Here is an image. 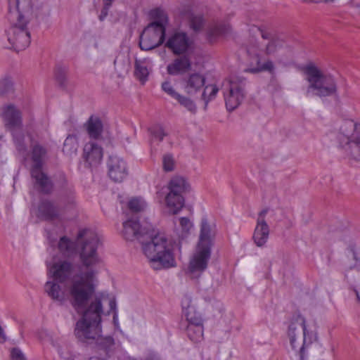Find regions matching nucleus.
I'll return each mask as SVG.
<instances>
[{"label": "nucleus", "instance_id": "f257e3e1", "mask_svg": "<svg viewBox=\"0 0 360 360\" xmlns=\"http://www.w3.org/2000/svg\"><path fill=\"white\" fill-rule=\"evenodd\" d=\"M70 292L72 307L82 315L75 325L76 338L85 342L96 340L105 347L112 345L114 340L112 337L103 338L101 334L103 302L105 297L103 295L93 297L92 287L88 284L81 286L75 285L70 289Z\"/></svg>", "mask_w": 360, "mask_h": 360}, {"label": "nucleus", "instance_id": "f03ea898", "mask_svg": "<svg viewBox=\"0 0 360 360\" xmlns=\"http://www.w3.org/2000/svg\"><path fill=\"white\" fill-rule=\"evenodd\" d=\"M101 243L98 233L90 229H80L77 235L75 242L66 236L60 238L58 248L60 253L71 256L79 250L82 264L88 270H96L102 263L97 249Z\"/></svg>", "mask_w": 360, "mask_h": 360}, {"label": "nucleus", "instance_id": "7ed1b4c3", "mask_svg": "<svg viewBox=\"0 0 360 360\" xmlns=\"http://www.w3.org/2000/svg\"><path fill=\"white\" fill-rule=\"evenodd\" d=\"M255 34L261 37L260 40L250 43L247 47L249 64L246 72L258 73L268 72L273 73L275 66L272 60L264 58V56H280L283 53V41L279 39L270 38L269 34L257 26L251 29Z\"/></svg>", "mask_w": 360, "mask_h": 360}, {"label": "nucleus", "instance_id": "20e7f679", "mask_svg": "<svg viewBox=\"0 0 360 360\" xmlns=\"http://www.w3.org/2000/svg\"><path fill=\"white\" fill-rule=\"evenodd\" d=\"M146 234L148 236L142 242L141 248L150 266L155 270L175 266L174 251L180 250L179 243L153 228L147 230Z\"/></svg>", "mask_w": 360, "mask_h": 360}, {"label": "nucleus", "instance_id": "39448f33", "mask_svg": "<svg viewBox=\"0 0 360 360\" xmlns=\"http://www.w3.org/2000/svg\"><path fill=\"white\" fill-rule=\"evenodd\" d=\"M214 234V229L207 223V219H202L199 240L190 258L186 271L191 278H198L207 268Z\"/></svg>", "mask_w": 360, "mask_h": 360}, {"label": "nucleus", "instance_id": "423d86ee", "mask_svg": "<svg viewBox=\"0 0 360 360\" xmlns=\"http://www.w3.org/2000/svg\"><path fill=\"white\" fill-rule=\"evenodd\" d=\"M1 117L6 129L12 133L18 155L26 160L29 158L28 144L32 142V139L30 134L22 128L20 110L14 104H6L1 108Z\"/></svg>", "mask_w": 360, "mask_h": 360}, {"label": "nucleus", "instance_id": "0eeeda50", "mask_svg": "<svg viewBox=\"0 0 360 360\" xmlns=\"http://www.w3.org/2000/svg\"><path fill=\"white\" fill-rule=\"evenodd\" d=\"M302 72L308 83L307 96L327 97L336 94L337 83L332 75L324 72L313 63L305 65Z\"/></svg>", "mask_w": 360, "mask_h": 360}, {"label": "nucleus", "instance_id": "6e6552de", "mask_svg": "<svg viewBox=\"0 0 360 360\" xmlns=\"http://www.w3.org/2000/svg\"><path fill=\"white\" fill-rule=\"evenodd\" d=\"M333 136L352 159L360 161V122L341 120L330 136Z\"/></svg>", "mask_w": 360, "mask_h": 360}, {"label": "nucleus", "instance_id": "1a4fd4ad", "mask_svg": "<svg viewBox=\"0 0 360 360\" xmlns=\"http://www.w3.org/2000/svg\"><path fill=\"white\" fill-rule=\"evenodd\" d=\"M287 337L291 348L300 356V360H306L307 350L316 340V334L309 328L306 319L297 315L290 322Z\"/></svg>", "mask_w": 360, "mask_h": 360}, {"label": "nucleus", "instance_id": "9d476101", "mask_svg": "<svg viewBox=\"0 0 360 360\" xmlns=\"http://www.w3.org/2000/svg\"><path fill=\"white\" fill-rule=\"evenodd\" d=\"M150 16L152 22L142 32L139 41L140 48L145 51L152 50L164 42L168 23L166 13L160 8L152 10Z\"/></svg>", "mask_w": 360, "mask_h": 360}, {"label": "nucleus", "instance_id": "9b49d317", "mask_svg": "<svg viewBox=\"0 0 360 360\" xmlns=\"http://www.w3.org/2000/svg\"><path fill=\"white\" fill-rule=\"evenodd\" d=\"M97 271L96 270H88L86 273L80 274L72 278L70 282L65 283V288L63 290L59 285V281L54 279L52 281H48L44 285L45 292L51 297L53 300L59 302L63 304L66 300H68L71 304L72 296L70 292V289L73 285H84L86 284L90 285L92 287V294H94L96 289V275Z\"/></svg>", "mask_w": 360, "mask_h": 360}, {"label": "nucleus", "instance_id": "f8f14e48", "mask_svg": "<svg viewBox=\"0 0 360 360\" xmlns=\"http://www.w3.org/2000/svg\"><path fill=\"white\" fill-rule=\"evenodd\" d=\"M188 181H167L158 192L160 197L164 198L166 210L169 214H177L185 204L184 195L189 192Z\"/></svg>", "mask_w": 360, "mask_h": 360}, {"label": "nucleus", "instance_id": "ddd939ff", "mask_svg": "<svg viewBox=\"0 0 360 360\" xmlns=\"http://www.w3.org/2000/svg\"><path fill=\"white\" fill-rule=\"evenodd\" d=\"M17 11L11 13L19 20L42 22L48 19L51 10L44 0H16Z\"/></svg>", "mask_w": 360, "mask_h": 360}, {"label": "nucleus", "instance_id": "4468645a", "mask_svg": "<svg viewBox=\"0 0 360 360\" xmlns=\"http://www.w3.org/2000/svg\"><path fill=\"white\" fill-rule=\"evenodd\" d=\"M47 266V275L61 283L70 282L73 277L86 273V271H77V266L68 259L53 257L46 262Z\"/></svg>", "mask_w": 360, "mask_h": 360}, {"label": "nucleus", "instance_id": "2eb2a0df", "mask_svg": "<svg viewBox=\"0 0 360 360\" xmlns=\"http://www.w3.org/2000/svg\"><path fill=\"white\" fill-rule=\"evenodd\" d=\"M10 20L11 27L6 31L8 41L17 51L25 49L30 44V34L27 27L30 22L13 15H10Z\"/></svg>", "mask_w": 360, "mask_h": 360}, {"label": "nucleus", "instance_id": "dca6fc26", "mask_svg": "<svg viewBox=\"0 0 360 360\" xmlns=\"http://www.w3.org/2000/svg\"><path fill=\"white\" fill-rule=\"evenodd\" d=\"M245 81L238 77H231L223 82L221 90L229 111L235 110L243 102L245 96Z\"/></svg>", "mask_w": 360, "mask_h": 360}, {"label": "nucleus", "instance_id": "f3484780", "mask_svg": "<svg viewBox=\"0 0 360 360\" xmlns=\"http://www.w3.org/2000/svg\"><path fill=\"white\" fill-rule=\"evenodd\" d=\"M46 158V148L39 143L32 146L31 159L33 165L31 167V176L34 180H48L42 168Z\"/></svg>", "mask_w": 360, "mask_h": 360}, {"label": "nucleus", "instance_id": "a211bd4d", "mask_svg": "<svg viewBox=\"0 0 360 360\" xmlns=\"http://www.w3.org/2000/svg\"><path fill=\"white\" fill-rule=\"evenodd\" d=\"M82 156L86 167L96 168L102 162L103 148L96 141L90 140L84 145Z\"/></svg>", "mask_w": 360, "mask_h": 360}, {"label": "nucleus", "instance_id": "6ab92c4d", "mask_svg": "<svg viewBox=\"0 0 360 360\" xmlns=\"http://www.w3.org/2000/svg\"><path fill=\"white\" fill-rule=\"evenodd\" d=\"M153 226L149 224L146 226L140 225L137 220L129 219L123 223L122 235L127 240H138L142 245L148 235L146 232L148 229H152Z\"/></svg>", "mask_w": 360, "mask_h": 360}, {"label": "nucleus", "instance_id": "aec40b11", "mask_svg": "<svg viewBox=\"0 0 360 360\" xmlns=\"http://www.w3.org/2000/svg\"><path fill=\"white\" fill-rule=\"evenodd\" d=\"M191 44L192 41L186 33L180 31L171 34L165 42V46L176 55L187 52Z\"/></svg>", "mask_w": 360, "mask_h": 360}, {"label": "nucleus", "instance_id": "412c9836", "mask_svg": "<svg viewBox=\"0 0 360 360\" xmlns=\"http://www.w3.org/2000/svg\"><path fill=\"white\" fill-rule=\"evenodd\" d=\"M268 210H262L257 219V225L253 234V240L258 247H263L266 243L269 236V228L265 221Z\"/></svg>", "mask_w": 360, "mask_h": 360}, {"label": "nucleus", "instance_id": "4be33fe9", "mask_svg": "<svg viewBox=\"0 0 360 360\" xmlns=\"http://www.w3.org/2000/svg\"><path fill=\"white\" fill-rule=\"evenodd\" d=\"M108 176L111 180H122L128 174L125 161L117 155H110L108 161Z\"/></svg>", "mask_w": 360, "mask_h": 360}, {"label": "nucleus", "instance_id": "5701e85b", "mask_svg": "<svg viewBox=\"0 0 360 360\" xmlns=\"http://www.w3.org/2000/svg\"><path fill=\"white\" fill-rule=\"evenodd\" d=\"M153 63L149 58H136L134 64V75L142 84L148 79Z\"/></svg>", "mask_w": 360, "mask_h": 360}, {"label": "nucleus", "instance_id": "b1692460", "mask_svg": "<svg viewBox=\"0 0 360 360\" xmlns=\"http://www.w3.org/2000/svg\"><path fill=\"white\" fill-rule=\"evenodd\" d=\"M60 209L49 200H42L38 207V217L44 220H53L59 217Z\"/></svg>", "mask_w": 360, "mask_h": 360}, {"label": "nucleus", "instance_id": "393cba45", "mask_svg": "<svg viewBox=\"0 0 360 360\" xmlns=\"http://www.w3.org/2000/svg\"><path fill=\"white\" fill-rule=\"evenodd\" d=\"M103 126L101 119L94 115L91 116L84 124V128L89 138L94 139V141L101 137L103 132Z\"/></svg>", "mask_w": 360, "mask_h": 360}, {"label": "nucleus", "instance_id": "a878e982", "mask_svg": "<svg viewBox=\"0 0 360 360\" xmlns=\"http://www.w3.org/2000/svg\"><path fill=\"white\" fill-rule=\"evenodd\" d=\"M191 63L187 56L176 58L172 63L167 65V72L172 75H177L184 73L191 69Z\"/></svg>", "mask_w": 360, "mask_h": 360}, {"label": "nucleus", "instance_id": "bb28decb", "mask_svg": "<svg viewBox=\"0 0 360 360\" xmlns=\"http://www.w3.org/2000/svg\"><path fill=\"white\" fill-rule=\"evenodd\" d=\"M205 78L198 73L191 74L187 79L185 91L188 94L192 95L199 91L205 84Z\"/></svg>", "mask_w": 360, "mask_h": 360}, {"label": "nucleus", "instance_id": "cd10ccee", "mask_svg": "<svg viewBox=\"0 0 360 360\" xmlns=\"http://www.w3.org/2000/svg\"><path fill=\"white\" fill-rule=\"evenodd\" d=\"M182 15L188 20L189 26L195 32L200 30L204 25V19L202 15L195 13L190 8H184L181 11Z\"/></svg>", "mask_w": 360, "mask_h": 360}, {"label": "nucleus", "instance_id": "c85d7f7f", "mask_svg": "<svg viewBox=\"0 0 360 360\" xmlns=\"http://www.w3.org/2000/svg\"><path fill=\"white\" fill-rule=\"evenodd\" d=\"M231 30L230 25L226 23H217L210 27L207 32V37L210 42L217 41L225 36Z\"/></svg>", "mask_w": 360, "mask_h": 360}, {"label": "nucleus", "instance_id": "c756f323", "mask_svg": "<svg viewBox=\"0 0 360 360\" xmlns=\"http://www.w3.org/2000/svg\"><path fill=\"white\" fill-rule=\"evenodd\" d=\"M78 149V139L75 135H68L63 143V152L69 156L75 155Z\"/></svg>", "mask_w": 360, "mask_h": 360}, {"label": "nucleus", "instance_id": "7c9ffc66", "mask_svg": "<svg viewBox=\"0 0 360 360\" xmlns=\"http://www.w3.org/2000/svg\"><path fill=\"white\" fill-rule=\"evenodd\" d=\"M179 225L176 226V231L179 237L184 238L186 237L193 229L192 221L187 217H180L178 219Z\"/></svg>", "mask_w": 360, "mask_h": 360}, {"label": "nucleus", "instance_id": "2f4dec72", "mask_svg": "<svg viewBox=\"0 0 360 360\" xmlns=\"http://www.w3.org/2000/svg\"><path fill=\"white\" fill-rule=\"evenodd\" d=\"M187 335L189 339L193 342H200L203 337L202 325H187Z\"/></svg>", "mask_w": 360, "mask_h": 360}, {"label": "nucleus", "instance_id": "473e14b6", "mask_svg": "<svg viewBox=\"0 0 360 360\" xmlns=\"http://www.w3.org/2000/svg\"><path fill=\"white\" fill-rule=\"evenodd\" d=\"M58 344V346H54L53 347L57 350L60 359L63 360H74V356L68 345L62 341L61 339Z\"/></svg>", "mask_w": 360, "mask_h": 360}, {"label": "nucleus", "instance_id": "72a5a7b5", "mask_svg": "<svg viewBox=\"0 0 360 360\" xmlns=\"http://www.w3.org/2000/svg\"><path fill=\"white\" fill-rule=\"evenodd\" d=\"M38 338L43 342H49L53 347L58 346L60 338L55 336L46 329H41L37 333Z\"/></svg>", "mask_w": 360, "mask_h": 360}, {"label": "nucleus", "instance_id": "f704fd0d", "mask_svg": "<svg viewBox=\"0 0 360 360\" xmlns=\"http://www.w3.org/2000/svg\"><path fill=\"white\" fill-rule=\"evenodd\" d=\"M146 206V201L141 197L132 198L128 202V208L134 212L143 211Z\"/></svg>", "mask_w": 360, "mask_h": 360}, {"label": "nucleus", "instance_id": "c9c22d12", "mask_svg": "<svg viewBox=\"0 0 360 360\" xmlns=\"http://www.w3.org/2000/svg\"><path fill=\"white\" fill-rule=\"evenodd\" d=\"M162 90L167 94L174 101H176L177 98L180 96L181 94H180L174 86V84L169 80H166L162 83L161 85Z\"/></svg>", "mask_w": 360, "mask_h": 360}, {"label": "nucleus", "instance_id": "e433bc0d", "mask_svg": "<svg viewBox=\"0 0 360 360\" xmlns=\"http://www.w3.org/2000/svg\"><path fill=\"white\" fill-rule=\"evenodd\" d=\"M219 91V88L214 84H210L205 86L202 94V98L205 103V108H207L210 101L214 99Z\"/></svg>", "mask_w": 360, "mask_h": 360}, {"label": "nucleus", "instance_id": "4c0bfd02", "mask_svg": "<svg viewBox=\"0 0 360 360\" xmlns=\"http://www.w3.org/2000/svg\"><path fill=\"white\" fill-rule=\"evenodd\" d=\"M181 106L186 108L190 112L195 114L197 111V106L195 102L189 97L181 94L176 101Z\"/></svg>", "mask_w": 360, "mask_h": 360}, {"label": "nucleus", "instance_id": "58836bf2", "mask_svg": "<svg viewBox=\"0 0 360 360\" xmlns=\"http://www.w3.org/2000/svg\"><path fill=\"white\" fill-rule=\"evenodd\" d=\"M181 106L186 108L190 112L195 114L197 111V106L195 102L189 97L181 94L176 101Z\"/></svg>", "mask_w": 360, "mask_h": 360}, {"label": "nucleus", "instance_id": "ea45409f", "mask_svg": "<svg viewBox=\"0 0 360 360\" xmlns=\"http://www.w3.org/2000/svg\"><path fill=\"white\" fill-rule=\"evenodd\" d=\"M33 189L39 193H49L53 189L52 181H34Z\"/></svg>", "mask_w": 360, "mask_h": 360}, {"label": "nucleus", "instance_id": "a19ab883", "mask_svg": "<svg viewBox=\"0 0 360 360\" xmlns=\"http://www.w3.org/2000/svg\"><path fill=\"white\" fill-rule=\"evenodd\" d=\"M108 304H109L110 309L108 311L107 314H110V313H112V314H113L112 319H113L114 326L116 328H119L120 323H119V321H118V312H117V304H116L115 299L114 297H111L109 300Z\"/></svg>", "mask_w": 360, "mask_h": 360}, {"label": "nucleus", "instance_id": "79ce46f5", "mask_svg": "<svg viewBox=\"0 0 360 360\" xmlns=\"http://www.w3.org/2000/svg\"><path fill=\"white\" fill-rule=\"evenodd\" d=\"M184 314L186 318L188 325H202V319L195 313V310H192L191 311H186V314Z\"/></svg>", "mask_w": 360, "mask_h": 360}, {"label": "nucleus", "instance_id": "37998d69", "mask_svg": "<svg viewBox=\"0 0 360 360\" xmlns=\"http://www.w3.org/2000/svg\"><path fill=\"white\" fill-rule=\"evenodd\" d=\"M162 165L165 171H172L175 165L174 157L171 154L165 155L162 158Z\"/></svg>", "mask_w": 360, "mask_h": 360}, {"label": "nucleus", "instance_id": "c03bdc74", "mask_svg": "<svg viewBox=\"0 0 360 360\" xmlns=\"http://www.w3.org/2000/svg\"><path fill=\"white\" fill-rule=\"evenodd\" d=\"M13 82L10 78H5L0 82V94H6L13 89Z\"/></svg>", "mask_w": 360, "mask_h": 360}, {"label": "nucleus", "instance_id": "a18cd8bd", "mask_svg": "<svg viewBox=\"0 0 360 360\" xmlns=\"http://www.w3.org/2000/svg\"><path fill=\"white\" fill-rule=\"evenodd\" d=\"M181 306L184 314H186V311H191L192 310H195L192 305V298L188 295H185L182 298Z\"/></svg>", "mask_w": 360, "mask_h": 360}, {"label": "nucleus", "instance_id": "49530a36", "mask_svg": "<svg viewBox=\"0 0 360 360\" xmlns=\"http://www.w3.org/2000/svg\"><path fill=\"white\" fill-rule=\"evenodd\" d=\"M11 360H27L22 351L18 348L13 347L10 351Z\"/></svg>", "mask_w": 360, "mask_h": 360}, {"label": "nucleus", "instance_id": "de8ad7c7", "mask_svg": "<svg viewBox=\"0 0 360 360\" xmlns=\"http://www.w3.org/2000/svg\"><path fill=\"white\" fill-rule=\"evenodd\" d=\"M151 133H152L153 138L160 141H162L164 137L166 136V133L160 127H158V128L155 129Z\"/></svg>", "mask_w": 360, "mask_h": 360}, {"label": "nucleus", "instance_id": "09e8293b", "mask_svg": "<svg viewBox=\"0 0 360 360\" xmlns=\"http://www.w3.org/2000/svg\"><path fill=\"white\" fill-rule=\"evenodd\" d=\"M104 6L101 11V14L99 15V19L100 20H103L106 16L108 15V10L110 8L111 5H107L106 2H103Z\"/></svg>", "mask_w": 360, "mask_h": 360}, {"label": "nucleus", "instance_id": "8fccbe9b", "mask_svg": "<svg viewBox=\"0 0 360 360\" xmlns=\"http://www.w3.org/2000/svg\"><path fill=\"white\" fill-rule=\"evenodd\" d=\"M65 73L62 70H58V71L56 73V79L60 82L61 85L63 84L64 82L65 81Z\"/></svg>", "mask_w": 360, "mask_h": 360}, {"label": "nucleus", "instance_id": "3c124183", "mask_svg": "<svg viewBox=\"0 0 360 360\" xmlns=\"http://www.w3.org/2000/svg\"><path fill=\"white\" fill-rule=\"evenodd\" d=\"M6 340V337L4 330L2 328V327L0 326V342H1V343L5 342Z\"/></svg>", "mask_w": 360, "mask_h": 360}, {"label": "nucleus", "instance_id": "603ef678", "mask_svg": "<svg viewBox=\"0 0 360 360\" xmlns=\"http://www.w3.org/2000/svg\"><path fill=\"white\" fill-rule=\"evenodd\" d=\"M89 360H105V359L99 358L97 356H93V357H91Z\"/></svg>", "mask_w": 360, "mask_h": 360}, {"label": "nucleus", "instance_id": "864d4df0", "mask_svg": "<svg viewBox=\"0 0 360 360\" xmlns=\"http://www.w3.org/2000/svg\"><path fill=\"white\" fill-rule=\"evenodd\" d=\"M115 0H103V2H106L107 5H111Z\"/></svg>", "mask_w": 360, "mask_h": 360}, {"label": "nucleus", "instance_id": "5fc2aeb1", "mask_svg": "<svg viewBox=\"0 0 360 360\" xmlns=\"http://www.w3.org/2000/svg\"><path fill=\"white\" fill-rule=\"evenodd\" d=\"M352 256H353L354 259H356V255L354 252H352Z\"/></svg>", "mask_w": 360, "mask_h": 360}, {"label": "nucleus", "instance_id": "6e6d98bb", "mask_svg": "<svg viewBox=\"0 0 360 360\" xmlns=\"http://www.w3.org/2000/svg\"><path fill=\"white\" fill-rule=\"evenodd\" d=\"M304 1H307V2H312L314 1V0H303Z\"/></svg>", "mask_w": 360, "mask_h": 360}, {"label": "nucleus", "instance_id": "4d7b16f0", "mask_svg": "<svg viewBox=\"0 0 360 360\" xmlns=\"http://www.w3.org/2000/svg\"><path fill=\"white\" fill-rule=\"evenodd\" d=\"M356 296H357V299H358L359 300H360V297H359V295L358 292H356Z\"/></svg>", "mask_w": 360, "mask_h": 360}, {"label": "nucleus", "instance_id": "13d9d810", "mask_svg": "<svg viewBox=\"0 0 360 360\" xmlns=\"http://www.w3.org/2000/svg\"><path fill=\"white\" fill-rule=\"evenodd\" d=\"M156 360H159V359H157Z\"/></svg>", "mask_w": 360, "mask_h": 360}]
</instances>
